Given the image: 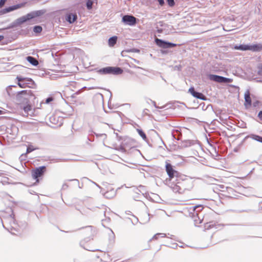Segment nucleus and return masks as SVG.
<instances>
[{
  "mask_svg": "<svg viewBox=\"0 0 262 262\" xmlns=\"http://www.w3.org/2000/svg\"><path fill=\"white\" fill-rule=\"evenodd\" d=\"M139 188H144V186H142V185H140L139 186Z\"/></svg>",
  "mask_w": 262,
  "mask_h": 262,
  "instance_id": "57",
  "label": "nucleus"
},
{
  "mask_svg": "<svg viewBox=\"0 0 262 262\" xmlns=\"http://www.w3.org/2000/svg\"><path fill=\"white\" fill-rule=\"evenodd\" d=\"M251 138L253 140H256L259 142L262 143V137L255 135V134H250L248 136H247L245 139L246 138Z\"/></svg>",
  "mask_w": 262,
  "mask_h": 262,
  "instance_id": "26",
  "label": "nucleus"
},
{
  "mask_svg": "<svg viewBox=\"0 0 262 262\" xmlns=\"http://www.w3.org/2000/svg\"><path fill=\"white\" fill-rule=\"evenodd\" d=\"M166 2H167L168 5L170 7H173L176 4L174 0H166Z\"/></svg>",
  "mask_w": 262,
  "mask_h": 262,
  "instance_id": "39",
  "label": "nucleus"
},
{
  "mask_svg": "<svg viewBox=\"0 0 262 262\" xmlns=\"http://www.w3.org/2000/svg\"><path fill=\"white\" fill-rule=\"evenodd\" d=\"M21 107L23 108V112L21 113L22 115L24 116H32L34 114V111L31 106V103H26L23 104Z\"/></svg>",
  "mask_w": 262,
  "mask_h": 262,
  "instance_id": "14",
  "label": "nucleus"
},
{
  "mask_svg": "<svg viewBox=\"0 0 262 262\" xmlns=\"http://www.w3.org/2000/svg\"><path fill=\"white\" fill-rule=\"evenodd\" d=\"M244 105L246 108H249L252 105V101L250 97V93L249 90H247L244 94Z\"/></svg>",
  "mask_w": 262,
  "mask_h": 262,
  "instance_id": "18",
  "label": "nucleus"
},
{
  "mask_svg": "<svg viewBox=\"0 0 262 262\" xmlns=\"http://www.w3.org/2000/svg\"><path fill=\"white\" fill-rule=\"evenodd\" d=\"M58 118L59 117H56L55 116H52L50 117V121L54 125H58Z\"/></svg>",
  "mask_w": 262,
  "mask_h": 262,
  "instance_id": "32",
  "label": "nucleus"
},
{
  "mask_svg": "<svg viewBox=\"0 0 262 262\" xmlns=\"http://www.w3.org/2000/svg\"><path fill=\"white\" fill-rule=\"evenodd\" d=\"M193 144V141L191 140H185L183 141L182 146L184 147H187L190 146Z\"/></svg>",
  "mask_w": 262,
  "mask_h": 262,
  "instance_id": "33",
  "label": "nucleus"
},
{
  "mask_svg": "<svg viewBox=\"0 0 262 262\" xmlns=\"http://www.w3.org/2000/svg\"><path fill=\"white\" fill-rule=\"evenodd\" d=\"M177 68V70L178 71H181V67H176Z\"/></svg>",
  "mask_w": 262,
  "mask_h": 262,
  "instance_id": "55",
  "label": "nucleus"
},
{
  "mask_svg": "<svg viewBox=\"0 0 262 262\" xmlns=\"http://www.w3.org/2000/svg\"><path fill=\"white\" fill-rule=\"evenodd\" d=\"M165 170L168 176L165 180L166 184L169 186L170 184H173L178 179L184 177V174L177 171L173 166L167 161L166 162Z\"/></svg>",
  "mask_w": 262,
  "mask_h": 262,
  "instance_id": "4",
  "label": "nucleus"
},
{
  "mask_svg": "<svg viewBox=\"0 0 262 262\" xmlns=\"http://www.w3.org/2000/svg\"><path fill=\"white\" fill-rule=\"evenodd\" d=\"M34 150V148H33L32 147L29 146L27 148V153H30L32 151H33Z\"/></svg>",
  "mask_w": 262,
  "mask_h": 262,
  "instance_id": "44",
  "label": "nucleus"
},
{
  "mask_svg": "<svg viewBox=\"0 0 262 262\" xmlns=\"http://www.w3.org/2000/svg\"><path fill=\"white\" fill-rule=\"evenodd\" d=\"M189 215L193 219V222L195 226H198V224H201L204 220V213H200L198 214L195 212H190Z\"/></svg>",
  "mask_w": 262,
  "mask_h": 262,
  "instance_id": "13",
  "label": "nucleus"
},
{
  "mask_svg": "<svg viewBox=\"0 0 262 262\" xmlns=\"http://www.w3.org/2000/svg\"><path fill=\"white\" fill-rule=\"evenodd\" d=\"M255 68H257V70H255V73L257 74H254L255 75H258L260 76V81L262 82V67H254Z\"/></svg>",
  "mask_w": 262,
  "mask_h": 262,
  "instance_id": "29",
  "label": "nucleus"
},
{
  "mask_svg": "<svg viewBox=\"0 0 262 262\" xmlns=\"http://www.w3.org/2000/svg\"><path fill=\"white\" fill-rule=\"evenodd\" d=\"M156 45L162 49H172L175 47L180 46L179 44H176L162 39L156 38L155 39Z\"/></svg>",
  "mask_w": 262,
  "mask_h": 262,
  "instance_id": "7",
  "label": "nucleus"
},
{
  "mask_svg": "<svg viewBox=\"0 0 262 262\" xmlns=\"http://www.w3.org/2000/svg\"><path fill=\"white\" fill-rule=\"evenodd\" d=\"M26 60L32 66H38V61L33 56H27L26 57Z\"/></svg>",
  "mask_w": 262,
  "mask_h": 262,
  "instance_id": "24",
  "label": "nucleus"
},
{
  "mask_svg": "<svg viewBox=\"0 0 262 262\" xmlns=\"http://www.w3.org/2000/svg\"><path fill=\"white\" fill-rule=\"evenodd\" d=\"M171 135L174 139H176L177 140H181L182 134L179 130L174 129L171 132Z\"/></svg>",
  "mask_w": 262,
  "mask_h": 262,
  "instance_id": "25",
  "label": "nucleus"
},
{
  "mask_svg": "<svg viewBox=\"0 0 262 262\" xmlns=\"http://www.w3.org/2000/svg\"><path fill=\"white\" fill-rule=\"evenodd\" d=\"M214 225L213 224V222H206L205 223V230H209L211 228H212L213 227Z\"/></svg>",
  "mask_w": 262,
  "mask_h": 262,
  "instance_id": "36",
  "label": "nucleus"
},
{
  "mask_svg": "<svg viewBox=\"0 0 262 262\" xmlns=\"http://www.w3.org/2000/svg\"><path fill=\"white\" fill-rule=\"evenodd\" d=\"M257 117L260 121H262V110L258 113Z\"/></svg>",
  "mask_w": 262,
  "mask_h": 262,
  "instance_id": "47",
  "label": "nucleus"
},
{
  "mask_svg": "<svg viewBox=\"0 0 262 262\" xmlns=\"http://www.w3.org/2000/svg\"><path fill=\"white\" fill-rule=\"evenodd\" d=\"M25 6V3H19L9 7H5L0 10V15H2L9 12H12L14 10L19 9Z\"/></svg>",
  "mask_w": 262,
  "mask_h": 262,
  "instance_id": "12",
  "label": "nucleus"
},
{
  "mask_svg": "<svg viewBox=\"0 0 262 262\" xmlns=\"http://www.w3.org/2000/svg\"><path fill=\"white\" fill-rule=\"evenodd\" d=\"M68 187V185L67 183H64L62 185V189H67V188Z\"/></svg>",
  "mask_w": 262,
  "mask_h": 262,
  "instance_id": "50",
  "label": "nucleus"
},
{
  "mask_svg": "<svg viewBox=\"0 0 262 262\" xmlns=\"http://www.w3.org/2000/svg\"><path fill=\"white\" fill-rule=\"evenodd\" d=\"M209 106H211L212 107V105L211 104H208L207 105H206L205 103L204 102H202L199 105V107H201L202 110L205 111L206 110Z\"/></svg>",
  "mask_w": 262,
  "mask_h": 262,
  "instance_id": "37",
  "label": "nucleus"
},
{
  "mask_svg": "<svg viewBox=\"0 0 262 262\" xmlns=\"http://www.w3.org/2000/svg\"><path fill=\"white\" fill-rule=\"evenodd\" d=\"M208 78L211 81L221 84H226L233 81V79L231 78H226L214 74H208Z\"/></svg>",
  "mask_w": 262,
  "mask_h": 262,
  "instance_id": "8",
  "label": "nucleus"
},
{
  "mask_svg": "<svg viewBox=\"0 0 262 262\" xmlns=\"http://www.w3.org/2000/svg\"><path fill=\"white\" fill-rule=\"evenodd\" d=\"M156 1L158 2L159 4L161 6H163L165 4L164 0H156Z\"/></svg>",
  "mask_w": 262,
  "mask_h": 262,
  "instance_id": "46",
  "label": "nucleus"
},
{
  "mask_svg": "<svg viewBox=\"0 0 262 262\" xmlns=\"http://www.w3.org/2000/svg\"><path fill=\"white\" fill-rule=\"evenodd\" d=\"M134 60H135V61L136 62H137V63H139V61H137V60H135V59H134Z\"/></svg>",
  "mask_w": 262,
  "mask_h": 262,
  "instance_id": "61",
  "label": "nucleus"
},
{
  "mask_svg": "<svg viewBox=\"0 0 262 262\" xmlns=\"http://www.w3.org/2000/svg\"><path fill=\"white\" fill-rule=\"evenodd\" d=\"M84 233L88 236L84 239V241L88 242L93 239V236L95 233V230H93L92 226H89L85 227Z\"/></svg>",
  "mask_w": 262,
  "mask_h": 262,
  "instance_id": "16",
  "label": "nucleus"
},
{
  "mask_svg": "<svg viewBox=\"0 0 262 262\" xmlns=\"http://www.w3.org/2000/svg\"><path fill=\"white\" fill-rule=\"evenodd\" d=\"M140 50L137 48H133L128 50H124L121 52V55L124 56L127 52L139 53Z\"/></svg>",
  "mask_w": 262,
  "mask_h": 262,
  "instance_id": "28",
  "label": "nucleus"
},
{
  "mask_svg": "<svg viewBox=\"0 0 262 262\" xmlns=\"http://www.w3.org/2000/svg\"><path fill=\"white\" fill-rule=\"evenodd\" d=\"M2 112H3L2 111H1V110H0V114H2Z\"/></svg>",
  "mask_w": 262,
  "mask_h": 262,
  "instance_id": "62",
  "label": "nucleus"
},
{
  "mask_svg": "<svg viewBox=\"0 0 262 262\" xmlns=\"http://www.w3.org/2000/svg\"><path fill=\"white\" fill-rule=\"evenodd\" d=\"M4 38V36L3 35H0V41Z\"/></svg>",
  "mask_w": 262,
  "mask_h": 262,
  "instance_id": "53",
  "label": "nucleus"
},
{
  "mask_svg": "<svg viewBox=\"0 0 262 262\" xmlns=\"http://www.w3.org/2000/svg\"><path fill=\"white\" fill-rule=\"evenodd\" d=\"M90 67H84L85 69H88V71L92 72L100 75H118L122 73L123 70L119 67H106L101 69L98 68L94 69H88Z\"/></svg>",
  "mask_w": 262,
  "mask_h": 262,
  "instance_id": "5",
  "label": "nucleus"
},
{
  "mask_svg": "<svg viewBox=\"0 0 262 262\" xmlns=\"http://www.w3.org/2000/svg\"><path fill=\"white\" fill-rule=\"evenodd\" d=\"M257 66H262V64H261V63H258V64H257Z\"/></svg>",
  "mask_w": 262,
  "mask_h": 262,
  "instance_id": "59",
  "label": "nucleus"
},
{
  "mask_svg": "<svg viewBox=\"0 0 262 262\" xmlns=\"http://www.w3.org/2000/svg\"><path fill=\"white\" fill-rule=\"evenodd\" d=\"M181 179H178L173 184H170L169 186L173 192L183 193L186 190H190L192 188L191 182L188 180L185 175Z\"/></svg>",
  "mask_w": 262,
  "mask_h": 262,
  "instance_id": "2",
  "label": "nucleus"
},
{
  "mask_svg": "<svg viewBox=\"0 0 262 262\" xmlns=\"http://www.w3.org/2000/svg\"><path fill=\"white\" fill-rule=\"evenodd\" d=\"M36 99L35 95L30 90H25L18 92L16 96L17 103L25 104L26 103H34Z\"/></svg>",
  "mask_w": 262,
  "mask_h": 262,
  "instance_id": "3",
  "label": "nucleus"
},
{
  "mask_svg": "<svg viewBox=\"0 0 262 262\" xmlns=\"http://www.w3.org/2000/svg\"><path fill=\"white\" fill-rule=\"evenodd\" d=\"M7 1V0H0V8L4 6Z\"/></svg>",
  "mask_w": 262,
  "mask_h": 262,
  "instance_id": "43",
  "label": "nucleus"
},
{
  "mask_svg": "<svg viewBox=\"0 0 262 262\" xmlns=\"http://www.w3.org/2000/svg\"><path fill=\"white\" fill-rule=\"evenodd\" d=\"M139 192H141V190H140V189H137L136 193H138V194H139Z\"/></svg>",
  "mask_w": 262,
  "mask_h": 262,
  "instance_id": "54",
  "label": "nucleus"
},
{
  "mask_svg": "<svg viewBox=\"0 0 262 262\" xmlns=\"http://www.w3.org/2000/svg\"><path fill=\"white\" fill-rule=\"evenodd\" d=\"M230 86H231V87H233L234 85H229Z\"/></svg>",
  "mask_w": 262,
  "mask_h": 262,
  "instance_id": "63",
  "label": "nucleus"
},
{
  "mask_svg": "<svg viewBox=\"0 0 262 262\" xmlns=\"http://www.w3.org/2000/svg\"><path fill=\"white\" fill-rule=\"evenodd\" d=\"M94 3V0H86L85 3V6L88 10H91L92 9V5Z\"/></svg>",
  "mask_w": 262,
  "mask_h": 262,
  "instance_id": "34",
  "label": "nucleus"
},
{
  "mask_svg": "<svg viewBox=\"0 0 262 262\" xmlns=\"http://www.w3.org/2000/svg\"><path fill=\"white\" fill-rule=\"evenodd\" d=\"M155 28L156 29V31L158 33H162L164 31L163 28H159L158 26H156V27Z\"/></svg>",
  "mask_w": 262,
  "mask_h": 262,
  "instance_id": "40",
  "label": "nucleus"
},
{
  "mask_svg": "<svg viewBox=\"0 0 262 262\" xmlns=\"http://www.w3.org/2000/svg\"><path fill=\"white\" fill-rule=\"evenodd\" d=\"M188 92L193 97L197 99L205 101L208 99L203 93L196 91L193 87L189 88Z\"/></svg>",
  "mask_w": 262,
  "mask_h": 262,
  "instance_id": "15",
  "label": "nucleus"
},
{
  "mask_svg": "<svg viewBox=\"0 0 262 262\" xmlns=\"http://www.w3.org/2000/svg\"><path fill=\"white\" fill-rule=\"evenodd\" d=\"M160 234V236L161 237H165L166 236V234L165 233H158Z\"/></svg>",
  "mask_w": 262,
  "mask_h": 262,
  "instance_id": "52",
  "label": "nucleus"
},
{
  "mask_svg": "<svg viewBox=\"0 0 262 262\" xmlns=\"http://www.w3.org/2000/svg\"><path fill=\"white\" fill-rule=\"evenodd\" d=\"M135 220H136V223H137L138 222V218L135 217Z\"/></svg>",
  "mask_w": 262,
  "mask_h": 262,
  "instance_id": "56",
  "label": "nucleus"
},
{
  "mask_svg": "<svg viewBox=\"0 0 262 262\" xmlns=\"http://www.w3.org/2000/svg\"><path fill=\"white\" fill-rule=\"evenodd\" d=\"M138 19L131 14H125L122 17V22L129 26H134L136 25L138 21Z\"/></svg>",
  "mask_w": 262,
  "mask_h": 262,
  "instance_id": "10",
  "label": "nucleus"
},
{
  "mask_svg": "<svg viewBox=\"0 0 262 262\" xmlns=\"http://www.w3.org/2000/svg\"><path fill=\"white\" fill-rule=\"evenodd\" d=\"M250 51L258 52L262 51V43H250Z\"/></svg>",
  "mask_w": 262,
  "mask_h": 262,
  "instance_id": "20",
  "label": "nucleus"
},
{
  "mask_svg": "<svg viewBox=\"0 0 262 262\" xmlns=\"http://www.w3.org/2000/svg\"><path fill=\"white\" fill-rule=\"evenodd\" d=\"M46 167L45 166H41L36 168L32 171V177L33 179L36 180V183L39 182V178L42 177Z\"/></svg>",
  "mask_w": 262,
  "mask_h": 262,
  "instance_id": "11",
  "label": "nucleus"
},
{
  "mask_svg": "<svg viewBox=\"0 0 262 262\" xmlns=\"http://www.w3.org/2000/svg\"><path fill=\"white\" fill-rule=\"evenodd\" d=\"M156 26L162 27L161 28H163L164 30L165 29L166 27H168V25L165 23L164 21H159L157 22Z\"/></svg>",
  "mask_w": 262,
  "mask_h": 262,
  "instance_id": "35",
  "label": "nucleus"
},
{
  "mask_svg": "<svg viewBox=\"0 0 262 262\" xmlns=\"http://www.w3.org/2000/svg\"><path fill=\"white\" fill-rule=\"evenodd\" d=\"M12 87H16V86L15 85H9L8 86V88H7L6 90H7V93L8 94V95L9 96H11L13 95H14V94H13L12 92H11V90H12Z\"/></svg>",
  "mask_w": 262,
  "mask_h": 262,
  "instance_id": "38",
  "label": "nucleus"
},
{
  "mask_svg": "<svg viewBox=\"0 0 262 262\" xmlns=\"http://www.w3.org/2000/svg\"><path fill=\"white\" fill-rule=\"evenodd\" d=\"M250 43L248 44H239V45H234L233 47V49L236 50L246 51H250Z\"/></svg>",
  "mask_w": 262,
  "mask_h": 262,
  "instance_id": "19",
  "label": "nucleus"
},
{
  "mask_svg": "<svg viewBox=\"0 0 262 262\" xmlns=\"http://www.w3.org/2000/svg\"><path fill=\"white\" fill-rule=\"evenodd\" d=\"M160 236V234H159L158 233H157L156 234H155L153 237H152V239H158L159 237Z\"/></svg>",
  "mask_w": 262,
  "mask_h": 262,
  "instance_id": "49",
  "label": "nucleus"
},
{
  "mask_svg": "<svg viewBox=\"0 0 262 262\" xmlns=\"http://www.w3.org/2000/svg\"><path fill=\"white\" fill-rule=\"evenodd\" d=\"M53 100V97H49L48 98H47L46 100V102L47 103H49L50 102H51V101H52Z\"/></svg>",
  "mask_w": 262,
  "mask_h": 262,
  "instance_id": "45",
  "label": "nucleus"
},
{
  "mask_svg": "<svg viewBox=\"0 0 262 262\" xmlns=\"http://www.w3.org/2000/svg\"><path fill=\"white\" fill-rule=\"evenodd\" d=\"M116 136L119 140H120L122 139V137L119 136L118 133H116Z\"/></svg>",
  "mask_w": 262,
  "mask_h": 262,
  "instance_id": "51",
  "label": "nucleus"
},
{
  "mask_svg": "<svg viewBox=\"0 0 262 262\" xmlns=\"http://www.w3.org/2000/svg\"><path fill=\"white\" fill-rule=\"evenodd\" d=\"M150 101H151V103H152L153 105L156 107V108H164L166 106H163L162 107H159L156 104V103L155 101H152L151 100H150Z\"/></svg>",
  "mask_w": 262,
  "mask_h": 262,
  "instance_id": "42",
  "label": "nucleus"
},
{
  "mask_svg": "<svg viewBox=\"0 0 262 262\" xmlns=\"http://www.w3.org/2000/svg\"><path fill=\"white\" fill-rule=\"evenodd\" d=\"M168 49H162L160 50L161 53L162 54H167L169 53Z\"/></svg>",
  "mask_w": 262,
  "mask_h": 262,
  "instance_id": "41",
  "label": "nucleus"
},
{
  "mask_svg": "<svg viewBox=\"0 0 262 262\" xmlns=\"http://www.w3.org/2000/svg\"><path fill=\"white\" fill-rule=\"evenodd\" d=\"M259 102V101H256L254 102L252 104L253 106L254 107H256L258 105Z\"/></svg>",
  "mask_w": 262,
  "mask_h": 262,
  "instance_id": "48",
  "label": "nucleus"
},
{
  "mask_svg": "<svg viewBox=\"0 0 262 262\" xmlns=\"http://www.w3.org/2000/svg\"><path fill=\"white\" fill-rule=\"evenodd\" d=\"M34 70V75H38L39 76H44L46 74V71L42 69H33Z\"/></svg>",
  "mask_w": 262,
  "mask_h": 262,
  "instance_id": "27",
  "label": "nucleus"
},
{
  "mask_svg": "<svg viewBox=\"0 0 262 262\" xmlns=\"http://www.w3.org/2000/svg\"><path fill=\"white\" fill-rule=\"evenodd\" d=\"M118 40V36L114 35L110 37L108 39V45L110 47H114L116 44Z\"/></svg>",
  "mask_w": 262,
  "mask_h": 262,
  "instance_id": "23",
  "label": "nucleus"
},
{
  "mask_svg": "<svg viewBox=\"0 0 262 262\" xmlns=\"http://www.w3.org/2000/svg\"><path fill=\"white\" fill-rule=\"evenodd\" d=\"M16 79L18 81V85L21 88L26 87L33 88L35 85V82L31 78L24 77L22 76H17Z\"/></svg>",
  "mask_w": 262,
  "mask_h": 262,
  "instance_id": "6",
  "label": "nucleus"
},
{
  "mask_svg": "<svg viewBox=\"0 0 262 262\" xmlns=\"http://www.w3.org/2000/svg\"><path fill=\"white\" fill-rule=\"evenodd\" d=\"M74 180L76 181L78 183H79V182L77 179H74Z\"/></svg>",
  "mask_w": 262,
  "mask_h": 262,
  "instance_id": "58",
  "label": "nucleus"
},
{
  "mask_svg": "<svg viewBox=\"0 0 262 262\" xmlns=\"http://www.w3.org/2000/svg\"><path fill=\"white\" fill-rule=\"evenodd\" d=\"M46 11L45 9L31 11V12L27 13L26 15L18 18L12 23L9 24L7 27L0 29V32H1L2 31L6 29H10L17 27L21 26L23 24L28 21H30L33 19L40 17L41 16L43 15L46 13Z\"/></svg>",
  "mask_w": 262,
  "mask_h": 262,
  "instance_id": "1",
  "label": "nucleus"
},
{
  "mask_svg": "<svg viewBox=\"0 0 262 262\" xmlns=\"http://www.w3.org/2000/svg\"><path fill=\"white\" fill-rule=\"evenodd\" d=\"M137 131L139 135L142 137V138L145 141H147V138L145 133L141 129H137Z\"/></svg>",
  "mask_w": 262,
  "mask_h": 262,
  "instance_id": "30",
  "label": "nucleus"
},
{
  "mask_svg": "<svg viewBox=\"0 0 262 262\" xmlns=\"http://www.w3.org/2000/svg\"><path fill=\"white\" fill-rule=\"evenodd\" d=\"M82 242H83L82 241H81V242H80V245H81V244H82Z\"/></svg>",
  "mask_w": 262,
  "mask_h": 262,
  "instance_id": "64",
  "label": "nucleus"
},
{
  "mask_svg": "<svg viewBox=\"0 0 262 262\" xmlns=\"http://www.w3.org/2000/svg\"><path fill=\"white\" fill-rule=\"evenodd\" d=\"M14 215L12 213L10 214L8 219H5L3 220L0 218V222L2 223L3 226L4 228L9 230L10 229L12 230L13 228V225H15V219L14 218Z\"/></svg>",
  "mask_w": 262,
  "mask_h": 262,
  "instance_id": "9",
  "label": "nucleus"
},
{
  "mask_svg": "<svg viewBox=\"0 0 262 262\" xmlns=\"http://www.w3.org/2000/svg\"><path fill=\"white\" fill-rule=\"evenodd\" d=\"M79 93V91H78V92H76L75 94H78Z\"/></svg>",
  "mask_w": 262,
  "mask_h": 262,
  "instance_id": "60",
  "label": "nucleus"
},
{
  "mask_svg": "<svg viewBox=\"0 0 262 262\" xmlns=\"http://www.w3.org/2000/svg\"><path fill=\"white\" fill-rule=\"evenodd\" d=\"M42 30V28L40 25H36L33 27V31L36 33H39Z\"/></svg>",
  "mask_w": 262,
  "mask_h": 262,
  "instance_id": "31",
  "label": "nucleus"
},
{
  "mask_svg": "<svg viewBox=\"0 0 262 262\" xmlns=\"http://www.w3.org/2000/svg\"><path fill=\"white\" fill-rule=\"evenodd\" d=\"M203 207L201 205L192 206L190 208V212H195L198 214L204 213L203 212Z\"/></svg>",
  "mask_w": 262,
  "mask_h": 262,
  "instance_id": "22",
  "label": "nucleus"
},
{
  "mask_svg": "<svg viewBox=\"0 0 262 262\" xmlns=\"http://www.w3.org/2000/svg\"><path fill=\"white\" fill-rule=\"evenodd\" d=\"M65 19L69 24L74 23L77 19V15L76 12H67L65 15Z\"/></svg>",
  "mask_w": 262,
  "mask_h": 262,
  "instance_id": "17",
  "label": "nucleus"
},
{
  "mask_svg": "<svg viewBox=\"0 0 262 262\" xmlns=\"http://www.w3.org/2000/svg\"><path fill=\"white\" fill-rule=\"evenodd\" d=\"M74 69L72 71H66L65 69L60 70V76L62 77L68 76L71 75V74L76 72V70H79L78 67H74Z\"/></svg>",
  "mask_w": 262,
  "mask_h": 262,
  "instance_id": "21",
  "label": "nucleus"
}]
</instances>
